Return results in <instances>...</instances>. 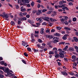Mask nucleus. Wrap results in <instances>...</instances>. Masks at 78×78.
<instances>
[{
	"instance_id": "bb28decb",
	"label": "nucleus",
	"mask_w": 78,
	"mask_h": 78,
	"mask_svg": "<svg viewBox=\"0 0 78 78\" xmlns=\"http://www.w3.org/2000/svg\"><path fill=\"white\" fill-rule=\"evenodd\" d=\"M5 62L4 61H2L0 62V64H1V65H4V63Z\"/></svg>"
},
{
	"instance_id": "c756f323",
	"label": "nucleus",
	"mask_w": 78,
	"mask_h": 78,
	"mask_svg": "<svg viewBox=\"0 0 78 78\" xmlns=\"http://www.w3.org/2000/svg\"><path fill=\"white\" fill-rule=\"evenodd\" d=\"M59 4L60 5H63V2H62V1L59 2Z\"/></svg>"
},
{
	"instance_id": "412c9836",
	"label": "nucleus",
	"mask_w": 78,
	"mask_h": 78,
	"mask_svg": "<svg viewBox=\"0 0 78 78\" xmlns=\"http://www.w3.org/2000/svg\"><path fill=\"white\" fill-rule=\"evenodd\" d=\"M4 17H5V18H8L9 17V15L8 14H5Z\"/></svg>"
},
{
	"instance_id": "c9c22d12",
	"label": "nucleus",
	"mask_w": 78,
	"mask_h": 78,
	"mask_svg": "<svg viewBox=\"0 0 78 78\" xmlns=\"http://www.w3.org/2000/svg\"><path fill=\"white\" fill-rule=\"evenodd\" d=\"M24 55L25 56L27 57L28 56V54L27 53H26L25 52L24 53Z\"/></svg>"
},
{
	"instance_id": "0eeeda50",
	"label": "nucleus",
	"mask_w": 78,
	"mask_h": 78,
	"mask_svg": "<svg viewBox=\"0 0 78 78\" xmlns=\"http://www.w3.org/2000/svg\"><path fill=\"white\" fill-rule=\"evenodd\" d=\"M41 11V10H38L37 11V14L38 16H39L40 14H42Z\"/></svg>"
},
{
	"instance_id": "6e6552de",
	"label": "nucleus",
	"mask_w": 78,
	"mask_h": 78,
	"mask_svg": "<svg viewBox=\"0 0 78 78\" xmlns=\"http://www.w3.org/2000/svg\"><path fill=\"white\" fill-rule=\"evenodd\" d=\"M61 73L62 75H65V76H67V75H68V74L66 73L65 71L62 72Z\"/></svg>"
},
{
	"instance_id": "4be33fe9",
	"label": "nucleus",
	"mask_w": 78,
	"mask_h": 78,
	"mask_svg": "<svg viewBox=\"0 0 78 78\" xmlns=\"http://www.w3.org/2000/svg\"><path fill=\"white\" fill-rule=\"evenodd\" d=\"M30 2V1L28 0H24V2L25 3H28Z\"/></svg>"
},
{
	"instance_id": "a211bd4d",
	"label": "nucleus",
	"mask_w": 78,
	"mask_h": 78,
	"mask_svg": "<svg viewBox=\"0 0 78 78\" xmlns=\"http://www.w3.org/2000/svg\"><path fill=\"white\" fill-rule=\"evenodd\" d=\"M64 29L66 30H71V29L68 27H65L64 28Z\"/></svg>"
},
{
	"instance_id": "79ce46f5",
	"label": "nucleus",
	"mask_w": 78,
	"mask_h": 78,
	"mask_svg": "<svg viewBox=\"0 0 78 78\" xmlns=\"http://www.w3.org/2000/svg\"><path fill=\"white\" fill-rule=\"evenodd\" d=\"M53 14H54V16H56V14H57V13L56 12H53Z\"/></svg>"
},
{
	"instance_id": "9d476101",
	"label": "nucleus",
	"mask_w": 78,
	"mask_h": 78,
	"mask_svg": "<svg viewBox=\"0 0 78 78\" xmlns=\"http://www.w3.org/2000/svg\"><path fill=\"white\" fill-rule=\"evenodd\" d=\"M40 33L42 34H44V28H42L41 29Z\"/></svg>"
},
{
	"instance_id": "c03bdc74",
	"label": "nucleus",
	"mask_w": 78,
	"mask_h": 78,
	"mask_svg": "<svg viewBox=\"0 0 78 78\" xmlns=\"http://www.w3.org/2000/svg\"><path fill=\"white\" fill-rule=\"evenodd\" d=\"M47 11V10L46 9H44L42 10V12H45V11Z\"/></svg>"
},
{
	"instance_id": "37998d69",
	"label": "nucleus",
	"mask_w": 78,
	"mask_h": 78,
	"mask_svg": "<svg viewBox=\"0 0 78 78\" xmlns=\"http://www.w3.org/2000/svg\"><path fill=\"white\" fill-rule=\"evenodd\" d=\"M4 69H5V68L3 67H2V66L0 67V69H2V70H4Z\"/></svg>"
},
{
	"instance_id": "e433bc0d",
	"label": "nucleus",
	"mask_w": 78,
	"mask_h": 78,
	"mask_svg": "<svg viewBox=\"0 0 78 78\" xmlns=\"http://www.w3.org/2000/svg\"><path fill=\"white\" fill-rule=\"evenodd\" d=\"M36 12H37V11L36 10H34L33 11L32 13L33 14H35Z\"/></svg>"
},
{
	"instance_id": "6ab92c4d",
	"label": "nucleus",
	"mask_w": 78,
	"mask_h": 78,
	"mask_svg": "<svg viewBox=\"0 0 78 78\" xmlns=\"http://www.w3.org/2000/svg\"><path fill=\"white\" fill-rule=\"evenodd\" d=\"M10 24L11 25H12L13 26H14V25H15V23H14V22L13 21H11Z\"/></svg>"
},
{
	"instance_id": "8fccbe9b",
	"label": "nucleus",
	"mask_w": 78,
	"mask_h": 78,
	"mask_svg": "<svg viewBox=\"0 0 78 78\" xmlns=\"http://www.w3.org/2000/svg\"><path fill=\"white\" fill-rule=\"evenodd\" d=\"M30 15H27L26 16V17L27 18H30Z\"/></svg>"
},
{
	"instance_id": "f03ea898",
	"label": "nucleus",
	"mask_w": 78,
	"mask_h": 78,
	"mask_svg": "<svg viewBox=\"0 0 78 78\" xmlns=\"http://www.w3.org/2000/svg\"><path fill=\"white\" fill-rule=\"evenodd\" d=\"M55 51H55V58H58V56H59V54H58V50H57V48L55 49Z\"/></svg>"
},
{
	"instance_id": "6e6d98bb",
	"label": "nucleus",
	"mask_w": 78,
	"mask_h": 78,
	"mask_svg": "<svg viewBox=\"0 0 78 78\" xmlns=\"http://www.w3.org/2000/svg\"><path fill=\"white\" fill-rule=\"evenodd\" d=\"M77 65V64H76V62H74V64H73V65L74 66H76V65Z\"/></svg>"
},
{
	"instance_id": "39448f33",
	"label": "nucleus",
	"mask_w": 78,
	"mask_h": 78,
	"mask_svg": "<svg viewBox=\"0 0 78 78\" xmlns=\"http://www.w3.org/2000/svg\"><path fill=\"white\" fill-rule=\"evenodd\" d=\"M18 20L21 21H24V20H27V18H26V17H23L22 18H18Z\"/></svg>"
},
{
	"instance_id": "20e7f679",
	"label": "nucleus",
	"mask_w": 78,
	"mask_h": 78,
	"mask_svg": "<svg viewBox=\"0 0 78 78\" xmlns=\"http://www.w3.org/2000/svg\"><path fill=\"white\" fill-rule=\"evenodd\" d=\"M59 38L58 37H54L53 38V40L55 42H59Z\"/></svg>"
},
{
	"instance_id": "a18cd8bd",
	"label": "nucleus",
	"mask_w": 78,
	"mask_h": 78,
	"mask_svg": "<svg viewBox=\"0 0 78 78\" xmlns=\"http://www.w3.org/2000/svg\"><path fill=\"white\" fill-rule=\"evenodd\" d=\"M36 25H37L36 26L37 27H38V26H40L41 25V24H40V23H37Z\"/></svg>"
},
{
	"instance_id": "49530a36",
	"label": "nucleus",
	"mask_w": 78,
	"mask_h": 78,
	"mask_svg": "<svg viewBox=\"0 0 78 78\" xmlns=\"http://www.w3.org/2000/svg\"><path fill=\"white\" fill-rule=\"evenodd\" d=\"M0 78H4V76L2 74H0Z\"/></svg>"
},
{
	"instance_id": "f8f14e48",
	"label": "nucleus",
	"mask_w": 78,
	"mask_h": 78,
	"mask_svg": "<svg viewBox=\"0 0 78 78\" xmlns=\"http://www.w3.org/2000/svg\"><path fill=\"white\" fill-rule=\"evenodd\" d=\"M4 71L5 72H9V68H6L5 69H4Z\"/></svg>"
},
{
	"instance_id": "ddd939ff",
	"label": "nucleus",
	"mask_w": 78,
	"mask_h": 78,
	"mask_svg": "<svg viewBox=\"0 0 78 78\" xmlns=\"http://www.w3.org/2000/svg\"><path fill=\"white\" fill-rule=\"evenodd\" d=\"M7 75H11V76H13L14 75L12 73H10L9 71V72H7Z\"/></svg>"
},
{
	"instance_id": "393cba45",
	"label": "nucleus",
	"mask_w": 78,
	"mask_h": 78,
	"mask_svg": "<svg viewBox=\"0 0 78 78\" xmlns=\"http://www.w3.org/2000/svg\"><path fill=\"white\" fill-rule=\"evenodd\" d=\"M21 20H18V25H20V24H21V23H22V22H21Z\"/></svg>"
},
{
	"instance_id": "69168bd1",
	"label": "nucleus",
	"mask_w": 78,
	"mask_h": 78,
	"mask_svg": "<svg viewBox=\"0 0 78 78\" xmlns=\"http://www.w3.org/2000/svg\"><path fill=\"white\" fill-rule=\"evenodd\" d=\"M19 5H16V9H19Z\"/></svg>"
},
{
	"instance_id": "c85d7f7f",
	"label": "nucleus",
	"mask_w": 78,
	"mask_h": 78,
	"mask_svg": "<svg viewBox=\"0 0 78 78\" xmlns=\"http://www.w3.org/2000/svg\"><path fill=\"white\" fill-rule=\"evenodd\" d=\"M56 28L57 30H61L62 29V27H57Z\"/></svg>"
},
{
	"instance_id": "9b49d317",
	"label": "nucleus",
	"mask_w": 78,
	"mask_h": 78,
	"mask_svg": "<svg viewBox=\"0 0 78 78\" xmlns=\"http://www.w3.org/2000/svg\"><path fill=\"white\" fill-rule=\"evenodd\" d=\"M46 37L48 38H49L50 39H51L53 38V36L50 35H48L46 36Z\"/></svg>"
},
{
	"instance_id": "5701e85b",
	"label": "nucleus",
	"mask_w": 78,
	"mask_h": 78,
	"mask_svg": "<svg viewBox=\"0 0 78 78\" xmlns=\"http://www.w3.org/2000/svg\"><path fill=\"white\" fill-rule=\"evenodd\" d=\"M59 56L60 57V58H63L64 57V54H62L59 55Z\"/></svg>"
},
{
	"instance_id": "dca6fc26",
	"label": "nucleus",
	"mask_w": 78,
	"mask_h": 78,
	"mask_svg": "<svg viewBox=\"0 0 78 78\" xmlns=\"http://www.w3.org/2000/svg\"><path fill=\"white\" fill-rule=\"evenodd\" d=\"M47 44H48V45H49V46L50 48H51V47H52V45H51V44L50 43V42H48L47 43Z\"/></svg>"
},
{
	"instance_id": "aec40b11",
	"label": "nucleus",
	"mask_w": 78,
	"mask_h": 78,
	"mask_svg": "<svg viewBox=\"0 0 78 78\" xmlns=\"http://www.w3.org/2000/svg\"><path fill=\"white\" fill-rule=\"evenodd\" d=\"M19 16L20 17H23V13L22 12L20 13Z\"/></svg>"
},
{
	"instance_id": "09e8293b",
	"label": "nucleus",
	"mask_w": 78,
	"mask_h": 78,
	"mask_svg": "<svg viewBox=\"0 0 78 78\" xmlns=\"http://www.w3.org/2000/svg\"><path fill=\"white\" fill-rule=\"evenodd\" d=\"M65 18H64V20H67V19H68V17L65 16H64Z\"/></svg>"
},
{
	"instance_id": "b1692460",
	"label": "nucleus",
	"mask_w": 78,
	"mask_h": 78,
	"mask_svg": "<svg viewBox=\"0 0 78 78\" xmlns=\"http://www.w3.org/2000/svg\"><path fill=\"white\" fill-rule=\"evenodd\" d=\"M30 5L31 6H32V7H33V6H34V2H32V3L30 4Z\"/></svg>"
},
{
	"instance_id": "774afa93",
	"label": "nucleus",
	"mask_w": 78,
	"mask_h": 78,
	"mask_svg": "<svg viewBox=\"0 0 78 78\" xmlns=\"http://www.w3.org/2000/svg\"><path fill=\"white\" fill-rule=\"evenodd\" d=\"M49 9V10H53V9L51 7H50Z\"/></svg>"
},
{
	"instance_id": "de8ad7c7",
	"label": "nucleus",
	"mask_w": 78,
	"mask_h": 78,
	"mask_svg": "<svg viewBox=\"0 0 78 78\" xmlns=\"http://www.w3.org/2000/svg\"><path fill=\"white\" fill-rule=\"evenodd\" d=\"M31 9H29L27 10V12H29L30 11H31Z\"/></svg>"
},
{
	"instance_id": "3c124183",
	"label": "nucleus",
	"mask_w": 78,
	"mask_h": 78,
	"mask_svg": "<svg viewBox=\"0 0 78 78\" xmlns=\"http://www.w3.org/2000/svg\"><path fill=\"white\" fill-rule=\"evenodd\" d=\"M24 2V1L23 0H20V3H22V2H23V3Z\"/></svg>"
},
{
	"instance_id": "f257e3e1",
	"label": "nucleus",
	"mask_w": 78,
	"mask_h": 78,
	"mask_svg": "<svg viewBox=\"0 0 78 78\" xmlns=\"http://www.w3.org/2000/svg\"><path fill=\"white\" fill-rule=\"evenodd\" d=\"M41 18L44 20H46L47 22H50V20H49L50 18L48 17L42 16Z\"/></svg>"
},
{
	"instance_id": "e2e57ef3",
	"label": "nucleus",
	"mask_w": 78,
	"mask_h": 78,
	"mask_svg": "<svg viewBox=\"0 0 78 78\" xmlns=\"http://www.w3.org/2000/svg\"><path fill=\"white\" fill-rule=\"evenodd\" d=\"M49 25L50 27H51V26H52V25H51V23H49Z\"/></svg>"
},
{
	"instance_id": "2eb2a0df",
	"label": "nucleus",
	"mask_w": 78,
	"mask_h": 78,
	"mask_svg": "<svg viewBox=\"0 0 78 78\" xmlns=\"http://www.w3.org/2000/svg\"><path fill=\"white\" fill-rule=\"evenodd\" d=\"M74 51V49H73V48H69V51H70V52H71V51Z\"/></svg>"
},
{
	"instance_id": "a878e982",
	"label": "nucleus",
	"mask_w": 78,
	"mask_h": 78,
	"mask_svg": "<svg viewBox=\"0 0 78 78\" xmlns=\"http://www.w3.org/2000/svg\"><path fill=\"white\" fill-rule=\"evenodd\" d=\"M50 20L52 22H55V19L51 18H49Z\"/></svg>"
},
{
	"instance_id": "052dcab7",
	"label": "nucleus",
	"mask_w": 78,
	"mask_h": 78,
	"mask_svg": "<svg viewBox=\"0 0 78 78\" xmlns=\"http://www.w3.org/2000/svg\"><path fill=\"white\" fill-rule=\"evenodd\" d=\"M63 23H65V24H66L67 25L68 24V22H67L66 21H64Z\"/></svg>"
},
{
	"instance_id": "58836bf2",
	"label": "nucleus",
	"mask_w": 78,
	"mask_h": 78,
	"mask_svg": "<svg viewBox=\"0 0 78 78\" xmlns=\"http://www.w3.org/2000/svg\"><path fill=\"white\" fill-rule=\"evenodd\" d=\"M69 75H74L75 73H69Z\"/></svg>"
},
{
	"instance_id": "72a5a7b5",
	"label": "nucleus",
	"mask_w": 78,
	"mask_h": 78,
	"mask_svg": "<svg viewBox=\"0 0 78 78\" xmlns=\"http://www.w3.org/2000/svg\"><path fill=\"white\" fill-rule=\"evenodd\" d=\"M27 49V50H28V51H31V49L30 48H28Z\"/></svg>"
},
{
	"instance_id": "7c9ffc66",
	"label": "nucleus",
	"mask_w": 78,
	"mask_h": 78,
	"mask_svg": "<svg viewBox=\"0 0 78 78\" xmlns=\"http://www.w3.org/2000/svg\"><path fill=\"white\" fill-rule=\"evenodd\" d=\"M60 20L61 21V22H62L63 23V22H64V18H62L60 19Z\"/></svg>"
},
{
	"instance_id": "a19ab883",
	"label": "nucleus",
	"mask_w": 78,
	"mask_h": 78,
	"mask_svg": "<svg viewBox=\"0 0 78 78\" xmlns=\"http://www.w3.org/2000/svg\"><path fill=\"white\" fill-rule=\"evenodd\" d=\"M51 13V11H49L47 12V14H50Z\"/></svg>"
},
{
	"instance_id": "5fc2aeb1",
	"label": "nucleus",
	"mask_w": 78,
	"mask_h": 78,
	"mask_svg": "<svg viewBox=\"0 0 78 78\" xmlns=\"http://www.w3.org/2000/svg\"><path fill=\"white\" fill-rule=\"evenodd\" d=\"M38 41L39 42H42V41L41 39H39Z\"/></svg>"
},
{
	"instance_id": "338daca9",
	"label": "nucleus",
	"mask_w": 78,
	"mask_h": 78,
	"mask_svg": "<svg viewBox=\"0 0 78 78\" xmlns=\"http://www.w3.org/2000/svg\"><path fill=\"white\" fill-rule=\"evenodd\" d=\"M75 48L76 50H78V47L76 46H75Z\"/></svg>"
},
{
	"instance_id": "2f4dec72",
	"label": "nucleus",
	"mask_w": 78,
	"mask_h": 78,
	"mask_svg": "<svg viewBox=\"0 0 78 78\" xmlns=\"http://www.w3.org/2000/svg\"><path fill=\"white\" fill-rule=\"evenodd\" d=\"M72 59H75L76 58V56L75 55H73L72 56Z\"/></svg>"
},
{
	"instance_id": "473e14b6",
	"label": "nucleus",
	"mask_w": 78,
	"mask_h": 78,
	"mask_svg": "<svg viewBox=\"0 0 78 78\" xmlns=\"http://www.w3.org/2000/svg\"><path fill=\"white\" fill-rule=\"evenodd\" d=\"M28 22L29 23H33L30 20H28Z\"/></svg>"
},
{
	"instance_id": "680f3d73",
	"label": "nucleus",
	"mask_w": 78,
	"mask_h": 78,
	"mask_svg": "<svg viewBox=\"0 0 78 78\" xmlns=\"http://www.w3.org/2000/svg\"><path fill=\"white\" fill-rule=\"evenodd\" d=\"M55 9H58L59 8H58V6L57 5H55Z\"/></svg>"
},
{
	"instance_id": "bf43d9fd",
	"label": "nucleus",
	"mask_w": 78,
	"mask_h": 78,
	"mask_svg": "<svg viewBox=\"0 0 78 78\" xmlns=\"http://www.w3.org/2000/svg\"><path fill=\"white\" fill-rule=\"evenodd\" d=\"M65 9H66V10H67L68 11H69V8H68L66 7H65Z\"/></svg>"
},
{
	"instance_id": "423d86ee",
	"label": "nucleus",
	"mask_w": 78,
	"mask_h": 78,
	"mask_svg": "<svg viewBox=\"0 0 78 78\" xmlns=\"http://www.w3.org/2000/svg\"><path fill=\"white\" fill-rule=\"evenodd\" d=\"M58 51L59 52L62 53V54H66V52L62 51V49H58Z\"/></svg>"
},
{
	"instance_id": "4468645a",
	"label": "nucleus",
	"mask_w": 78,
	"mask_h": 78,
	"mask_svg": "<svg viewBox=\"0 0 78 78\" xmlns=\"http://www.w3.org/2000/svg\"><path fill=\"white\" fill-rule=\"evenodd\" d=\"M73 39L75 41V42H78V39L77 38H76V37H73Z\"/></svg>"
},
{
	"instance_id": "0e129e2a",
	"label": "nucleus",
	"mask_w": 78,
	"mask_h": 78,
	"mask_svg": "<svg viewBox=\"0 0 78 78\" xmlns=\"http://www.w3.org/2000/svg\"><path fill=\"white\" fill-rule=\"evenodd\" d=\"M5 12H4L2 13V16H3L4 17L5 16Z\"/></svg>"
},
{
	"instance_id": "7ed1b4c3",
	"label": "nucleus",
	"mask_w": 78,
	"mask_h": 78,
	"mask_svg": "<svg viewBox=\"0 0 78 78\" xmlns=\"http://www.w3.org/2000/svg\"><path fill=\"white\" fill-rule=\"evenodd\" d=\"M55 48H55L53 49V51H50L49 52V55H54V54L55 53V51L54 50H56V49H55Z\"/></svg>"
},
{
	"instance_id": "1a4fd4ad",
	"label": "nucleus",
	"mask_w": 78,
	"mask_h": 78,
	"mask_svg": "<svg viewBox=\"0 0 78 78\" xmlns=\"http://www.w3.org/2000/svg\"><path fill=\"white\" fill-rule=\"evenodd\" d=\"M69 36V35H67V34L65 35H64V36H63L62 37L63 39V40H66V39H67L66 36Z\"/></svg>"
},
{
	"instance_id": "13d9d810",
	"label": "nucleus",
	"mask_w": 78,
	"mask_h": 78,
	"mask_svg": "<svg viewBox=\"0 0 78 78\" xmlns=\"http://www.w3.org/2000/svg\"><path fill=\"white\" fill-rule=\"evenodd\" d=\"M27 14V12H25L23 13V15L24 16H26Z\"/></svg>"
},
{
	"instance_id": "f704fd0d",
	"label": "nucleus",
	"mask_w": 78,
	"mask_h": 78,
	"mask_svg": "<svg viewBox=\"0 0 78 78\" xmlns=\"http://www.w3.org/2000/svg\"><path fill=\"white\" fill-rule=\"evenodd\" d=\"M73 22H75V21H76V18H74L73 19Z\"/></svg>"
},
{
	"instance_id": "f3484780",
	"label": "nucleus",
	"mask_w": 78,
	"mask_h": 78,
	"mask_svg": "<svg viewBox=\"0 0 78 78\" xmlns=\"http://www.w3.org/2000/svg\"><path fill=\"white\" fill-rule=\"evenodd\" d=\"M54 35L55 36H60L61 35L58 33H56L54 34Z\"/></svg>"
},
{
	"instance_id": "864d4df0",
	"label": "nucleus",
	"mask_w": 78,
	"mask_h": 78,
	"mask_svg": "<svg viewBox=\"0 0 78 78\" xmlns=\"http://www.w3.org/2000/svg\"><path fill=\"white\" fill-rule=\"evenodd\" d=\"M69 5H73V3H72V2H71L69 3Z\"/></svg>"
},
{
	"instance_id": "603ef678",
	"label": "nucleus",
	"mask_w": 78,
	"mask_h": 78,
	"mask_svg": "<svg viewBox=\"0 0 78 78\" xmlns=\"http://www.w3.org/2000/svg\"><path fill=\"white\" fill-rule=\"evenodd\" d=\"M34 51L35 52H37L38 51H39V50H36V49H35L34 50Z\"/></svg>"
},
{
	"instance_id": "cd10ccee",
	"label": "nucleus",
	"mask_w": 78,
	"mask_h": 78,
	"mask_svg": "<svg viewBox=\"0 0 78 78\" xmlns=\"http://www.w3.org/2000/svg\"><path fill=\"white\" fill-rule=\"evenodd\" d=\"M21 12H25L26 11V9H21Z\"/></svg>"
},
{
	"instance_id": "ea45409f",
	"label": "nucleus",
	"mask_w": 78,
	"mask_h": 78,
	"mask_svg": "<svg viewBox=\"0 0 78 78\" xmlns=\"http://www.w3.org/2000/svg\"><path fill=\"white\" fill-rule=\"evenodd\" d=\"M22 61L24 63V64H26L27 63H26V62L24 60H22Z\"/></svg>"
},
{
	"instance_id": "4d7b16f0",
	"label": "nucleus",
	"mask_w": 78,
	"mask_h": 78,
	"mask_svg": "<svg viewBox=\"0 0 78 78\" xmlns=\"http://www.w3.org/2000/svg\"><path fill=\"white\" fill-rule=\"evenodd\" d=\"M65 44V42H62L59 43V44Z\"/></svg>"
},
{
	"instance_id": "4c0bfd02",
	"label": "nucleus",
	"mask_w": 78,
	"mask_h": 78,
	"mask_svg": "<svg viewBox=\"0 0 78 78\" xmlns=\"http://www.w3.org/2000/svg\"><path fill=\"white\" fill-rule=\"evenodd\" d=\"M38 21L39 23H41V22H42V19H41V18H40V19Z\"/></svg>"
}]
</instances>
